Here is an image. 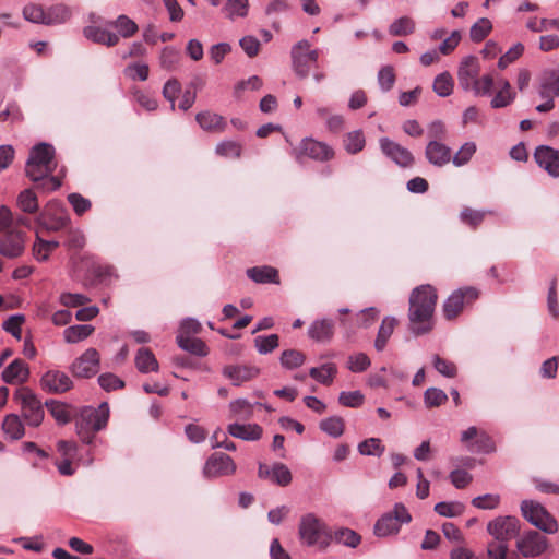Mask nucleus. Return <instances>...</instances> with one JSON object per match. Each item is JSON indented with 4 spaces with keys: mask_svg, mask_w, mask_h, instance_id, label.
<instances>
[{
    "mask_svg": "<svg viewBox=\"0 0 559 559\" xmlns=\"http://www.w3.org/2000/svg\"><path fill=\"white\" fill-rule=\"evenodd\" d=\"M438 294L429 284L414 288L409 295L408 329L415 335H424L433 329V313Z\"/></svg>",
    "mask_w": 559,
    "mask_h": 559,
    "instance_id": "f257e3e1",
    "label": "nucleus"
},
{
    "mask_svg": "<svg viewBox=\"0 0 559 559\" xmlns=\"http://www.w3.org/2000/svg\"><path fill=\"white\" fill-rule=\"evenodd\" d=\"M109 419V406L106 402L98 407H84L76 420V432L81 440L91 444L94 440V433L100 431L107 426Z\"/></svg>",
    "mask_w": 559,
    "mask_h": 559,
    "instance_id": "f03ea898",
    "label": "nucleus"
},
{
    "mask_svg": "<svg viewBox=\"0 0 559 559\" xmlns=\"http://www.w3.org/2000/svg\"><path fill=\"white\" fill-rule=\"evenodd\" d=\"M299 536L307 546H318L321 549L326 548L332 539L325 523L313 513H308L301 518Z\"/></svg>",
    "mask_w": 559,
    "mask_h": 559,
    "instance_id": "7ed1b4c3",
    "label": "nucleus"
},
{
    "mask_svg": "<svg viewBox=\"0 0 559 559\" xmlns=\"http://www.w3.org/2000/svg\"><path fill=\"white\" fill-rule=\"evenodd\" d=\"M14 400L20 403L22 416L32 427H38L45 417L40 400L27 386H21L14 392Z\"/></svg>",
    "mask_w": 559,
    "mask_h": 559,
    "instance_id": "20e7f679",
    "label": "nucleus"
},
{
    "mask_svg": "<svg viewBox=\"0 0 559 559\" xmlns=\"http://www.w3.org/2000/svg\"><path fill=\"white\" fill-rule=\"evenodd\" d=\"M292 67L299 79L308 78L312 66L317 64L319 50L312 49L307 39L296 43L290 49Z\"/></svg>",
    "mask_w": 559,
    "mask_h": 559,
    "instance_id": "39448f33",
    "label": "nucleus"
},
{
    "mask_svg": "<svg viewBox=\"0 0 559 559\" xmlns=\"http://www.w3.org/2000/svg\"><path fill=\"white\" fill-rule=\"evenodd\" d=\"M521 512L526 521L542 532L554 534L558 531V522L540 503L533 500H523Z\"/></svg>",
    "mask_w": 559,
    "mask_h": 559,
    "instance_id": "423d86ee",
    "label": "nucleus"
},
{
    "mask_svg": "<svg viewBox=\"0 0 559 559\" xmlns=\"http://www.w3.org/2000/svg\"><path fill=\"white\" fill-rule=\"evenodd\" d=\"M412 521V515L406 507L397 502L394 504L392 511L384 513L374 524V534L379 537H386L392 534H397L402 524H407Z\"/></svg>",
    "mask_w": 559,
    "mask_h": 559,
    "instance_id": "0eeeda50",
    "label": "nucleus"
},
{
    "mask_svg": "<svg viewBox=\"0 0 559 559\" xmlns=\"http://www.w3.org/2000/svg\"><path fill=\"white\" fill-rule=\"evenodd\" d=\"M35 222L39 227L48 231H58L69 224L70 218L62 203L51 200L37 214Z\"/></svg>",
    "mask_w": 559,
    "mask_h": 559,
    "instance_id": "6e6552de",
    "label": "nucleus"
},
{
    "mask_svg": "<svg viewBox=\"0 0 559 559\" xmlns=\"http://www.w3.org/2000/svg\"><path fill=\"white\" fill-rule=\"evenodd\" d=\"M55 166H41L27 159L25 166L26 176L35 183V187L44 192H51L61 187L58 177L52 176Z\"/></svg>",
    "mask_w": 559,
    "mask_h": 559,
    "instance_id": "1a4fd4ad",
    "label": "nucleus"
},
{
    "mask_svg": "<svg viewBox=\"0 0 559 559\" xmlns=\"http://www.w3.org/2000/svg\"><path fill=\"white\" fill-rule=\"evenodd\" d=\"M479 296L474 287H463L454 290L443 304V314L448 320L456 318L465 304L473 302Z\"/></svg>",
    "mask_w": 559,
    "mask_h": 559,
    "instance_id": "9d476101",
    "label": "nucleus"
},
{
    "mask_svg": "<svg viewBox=\"0 0 559 559\" xmlns=\"http://www.w3.org/2000/svg\"><path fill=\"white\" fill-rule=\"evenodd\" d=\"M516 548L523 557H537L548 548V539L542 533L530 530L518 539Z\"/></svg>",
    "mask_w": 559,
    "mask_h": 559,
    "instance_id": "9b49d317",
    "label": "nucleus"
},
{
    "mask_svg": "<svg viewBox=\"0 0 559 559\" xmlns=\"http://www.w3.org/2000/svg\"><path fill=\"white\" fill-rule=\"evenodd\" d=\"M488 533L500 542L508 544L520 531V521L515 516H498L487 525Z\"/></svg>",
    "mask_w": 559,
    "mask_h": 559,
    "instance_id": "f8f14e48",
    "label": "nucleus"
},
{
    "mask_svg": "<svg viewBox=\"0 0 559 559\" xmlns=\"http://www.w3.org/2000/svg\"><path fill=\"white\" fill-rule=\"evenodd\" d=\"M236 472V464L233 459L222 452L213 453L205 462L203 475L206 478L233 475Z\"/></svg>",
    "mask_w": 559,
    "mask_h": 559,
    "instance_id": "ddd939ff",
    "label": "nucleus"
},
{
    "mask_svg": "<svg viewBox=\"0 0 559 559\" xmlns=\"http://www.w3.org/2000/svg\"><path fill=\"white\" fill-rule=\"evenodd\" d=\"M309 157L317 162H328L334 157V151L324 142L314 139H304L296 154L297 159Z\"/></svg>",
    "mask_w": 559,
    "mask_h": 559,
    "instance_id": "4468645a",
    "label": "nucleus"
},
{
    "mask_svg": "<svg viewBox=\"0 0 559 559\" xmlns=\"http://www.w3.org/2000/svg\"><path fill=\"white\" fill-rule=\"evenodd\" d=\"M99 367V354L95 348L86 349L71 365V371L78 378H91L95 376Z\"/></svg>",
    "mask_w": 559,
    "mask_h": 559,
    "instance_id": "2eb2a0df",
    "label": "nucleus"
},
{
    "mask_svg": "<svg viewBox=\"0 0 559 559\" xmlns=\"http://www.w3.org/2000/svg\"><path fill=\"white\" fill-rule=\"evenodd\" d=\"M379 143L382 153L396 165L403 168L413 166L415 159L409 150L389 138H381Z\"/></svg>",
    "mask_w": 559,
    "mask_h": 559,
    "instance_id": "dca6fc26",
    "label": "nucleus"
},
{
    "mask_svg": "<svg viewBox=\"0 0 559 559\" xmlns=\"http://www.w3.org/2000/svg\"><path fill=\"white\" fill-rule=\"evenodd\" d=\"M26 234L10 230L0 238V254L8 259H16L25 251Z\"/></svg>",
    "mask_w": 559,
    "mask_h": 559,
    "instance_id": "f3484780",
    "label": "nucleus"
},
{
    "mask_svg": "<svg viewBox=\"0 0 559 559\" xmlns=\"http://www.w3.org/2000/svg\"><path fill=\"white\" fill-rule=\"evenodd\" d=\"M73 386L71 378L59 370H48L40 378V388L51 394H62Z\"/></svg>",
    "mask_w": 559,
    "mask_h": 559,
    "instance_id": "a211bd4d",
    "label": "nucleus"
},
{
    "mask_svg": "<svg viewBox=\"0 0 559 559\" xmlns=\"http://www.w3.org/2000/svg\"><path fill=\"white\" fill-rule=\"evenodd\" d=\"M480 63L477 57L467 56L462 59L457 70V81L460 87L469 92L473 88V84L477 80L480 73Z\"/></svg>",
    "mask_w": 559,
    "mask_h": 559,
    "instance_id": "6ab92c4d",
    "label": "nucleus"
},
{
    "mask_svg": "<svg viewBox=\"0 0 559 559\" xmlns=\"http://www.w3.org/2000/svg\"><path fill=\"white\" fill-rule=\"evenodd\" d=\"M534 158L539 167L551 177H559V151L550 146L540 145L535 150Z\"/></svg>",
    "mask_w": 559,
    "mask_h": 559,
    "instance_id": "aec40b11",
    "label": "nucleus"
},
{
    "mask_svg": "<svg viewBox=\"0 0 559 559\" xmlns=\"http://www.w3.org/2000/svg\"><path fill=\"white\" fill-rule=\"evenodd\" d=\"M222 373L231 381L235 386L241 385L243 382L250 381L260 373L259 368L247 365H227L223 368Z\"/></svg>",
    "mask_w": 559,
    "mask_h": 559,
    "instance_id": "412c9836",
    "label": "nucleus"
},
{
    "mask_svg": "<svg viewBox=\"0 0 559 559\" xmlns=\"http://www.w3.org/2000/svg\"><path fill=\"white\" fill-rule=\"evenodd\" d=\"M425 157L431 165L442 167L451 162L452 151L442 141H429L425 150Z\"/></svg>",
    "mask_w": 559,
    "mask_h": 559,
    "instance_id": "4be33fe9",
    "label": "nucleus"
},
{
    "mask_svg": "<svg viewBox=\"0 0 559 559\" xmlns=\"http://www.w3.org/2000/svg\"><path fill=\"white\" fill-rule=\"evenodd\" d=\"M29 368L27 364L16 358L2 371L1 378L8 384H23L28 380Z\"/></svg>",
    "mask_w": 559,
    "mask_h": 559,
    "instance_id": "5701e85b",
    "label": "nucleus"
},
{
    "mask_svg": "<svg viewBox=\"0 0 559 559\" xmlns=\"http://www.w3.org/2000/svg\"><path fill=\"white\" fill-rule=\"evenodd\" d=\"M497 84L499 90L491 98L490 106L493 109L506 108L514 102L516 93L512 90L507 79L498 78Z\"/></svg>",
    "mask_w": 559,
    "mask_h": 559,
    "instance_id": "b1692460",
    "label": "nucleus"
},
{
    "mask_svg": "<svg viewBox=\"0 0 559 559\" xmlns=\"http://www.w3.org/2000/svg\"><path fill=\"white\" fill-rule=\"evenodd\" d=\"M84 36L93 43L114 47L119 43V36L106 28L90 25L83 29Z\"/></svg>",
    "mask_w": 559,
    "mask_h": 559,
    "instance_id": "393cba45",
    "label": "nucleus"
},
{
    "mask_svg": "<svg viewBox=\"0 0 559 559\" xmlns=\"http://www.w3.org/2000/svg\"><path fill=\"white\" fill-rule=\"evenodd\" d=\"M334 334V323L330 319L313 321L308 330L310 338L317 342H329Z\"/></svg>",
    "mask_w": 559,
    "mask_h": 559,
    "instance_id": "a878e982",
    "label": "nucleus"
},
{
    "mask_svg": "<svg viewBox=\"0 0 559 559\" xmlns=\"http://www.w3.org/2000/svg\"><path fill=\"white\" fill-rule=\"evenodd\" d=\"M228 432L235 437L246 441H255L262 437V428L257 424H230L227 428Z\"/></svg>",
    "mask_w": 559,
    "mask_h": 559,
    "instance_id": "bb28decb",
    "label": "nucleus"
},
{
    "mask_svg": "<svg viewBox=\"0 0 559 559\" xmlns=\"http://www.w3.org/2000/svg\"><path fill=\"white\" fill-rule=\"evenodd\" d=\"M134 362L141 373L157 372L159 369L155 355L147 347H142L138 350Z\"/></svg>",
    "mask_w": 559,
    "mask_h": 559,
    "instance_id": "cd10ccee",
    "label": "nucleus"
},
{
    "mask_svg": "<svg viewBox=\"0 0 559 559\" xmlns=\"http://www.w3.org/2000/svg\"><path fill=\"white\" fill-rule=\"evenodd\" d=\"M106 25L116 28L119 38H131L139 31L138 24L126 14L118 15L116 20L108 21Z\"/></svg>",
    "mask_w": 559,
    "mask_h": 559,
    "instance_id": "c85d7f7f",
    "label": "nucleus"
},
{
    "mask_svg": "<svg viewBox=\"0 0 559 559\" xmlns=\"http://www.w3.org/2000/svg\"><path fill=\"white\" fill-rule=\"evenodd\" d=\"M195 120L203 130L210 132H222L226 127V122L222 116L207 110L199 112Z\"/></svg>",
    "mask_w": 559,
    "mask_h": 559,
    "instance_id": "c756f323",
    "label": "nucleus"
},
{
    "mask_svg": "<svg viewBox=\"0 0 559 559\" xmlns=\"http://www.w3.org/2000/svg\"><path fill=\"white\" fill-rule=\"evenodd\" d=\"M55 148L47 143H39L35 145L29 153L28 159L38 163L41 166H55Z\"/></svg>",
    "mask_w": 559,
    "mask_h": 559,
    "instance_id": "7c9ffc66",
    "label": "nucleus"
},
{
    "mask_svg": "<svg viewBox=\"0 0 559 559\" xmlns=\"http://www.w3.org/2000/svg\"><path fill=\"white\" fill-rule=\"evenodd\" d=\"M176 341L181 349L192 355L204 357L209 354V348L201 338L186 335H177Z\"/></svg>",
    "mask_w": 559,
    "mask_h": 559,
    "instance_id": "2f4dec72",
    "label": "nucleus"
},
{
    "mask_svg": "<svg viewBox=\"0 0 559 559\" xmlns=\"http://www.w3.org/2000/svg\"><path fill=\"white\" fill-rule=\"evenodd\" d=\"M45 406L59 425H66L71 421L72 412L69 404L57 400H48L45 402Z\"/></svg>",
    "mask_w": 559,
    "mask_h": 559,
    "instance_id": "473e14b6",
    "label": "nucleus"
},
{
    "mask_svg": "<svg viewBox=\"0 0 559 559\" xmlns=\"http://www.w3.org/2000/svg\"><path fill=\"white\" fill-rule=\"evenodd\" d=\"M247 276L255 283H280L278 272L272 266H254L247 270Z\"/></svg>",
    "mask_w": 559,
    "mask_h": 559,
    "instance_id": "72a5a7b5",
    "label": "nucleus"
},
{
    "mask_svg": "<svg viewBox=\"0 0 559 559\" xmlns=\"http://www.w3.org/2000/svg\"><path fill=\"white\" fill-rule=\"evenodd\" d=\"M397 324V320L394 317H385L382 320V323L379 328L376 341H374V348L378 352H382L389 338L391 337L395 326Z\"/></svg>",
    "mask_w": 559,
    "mask_h": 559,
    "instance_id": "f704fd0d",
    "label": "nucleus"
},
{
    "mask_svg": "<svg viewBox=\"0 0 559 559\" xmlns=\"http://www.w3.org/2000/svg\"><path fill=\"white\" fill-rule=\"evenodd\" d=\"M2 430L11 440H20L25 435V428L16 414H9L2 423Z\"/></svg>",
    "mask_w": 559,
    "mask_h": 559,
    "instance_id": "c9c22d12",
    "label": "nucleus"
},
{
    "mask_svg": "<svg viewBox=\"0 0 559 559\" xmlns=\"http://www.w3.org/2000/svg\"><path fill=\"white\" fill-rule=\"evenodd\" d=\"M336 373V366L332 362L323 364L321 367H312L309 370V376L323 385H330Z\"/></svg>",
    "mask_w": 559,
    "mask_h": 559,
    "instance_id": "e433bc0d",
    "label": "nucleus"
},
{
    "mask_svg": "<svg viewBox=\"0 0 559 559\" xmlns=\"http://www.w3.org/2000/svg\"><path fill=\"white\" fill-rule=\"evenodd\" d=\"M17 207L26 214H36L39 210L38 199L33 189H24L16 200Z\"/></svg>",
    "mask_w": 559,
    "mask_h": 559,
    "instance_id": "4c0bfd02",
    "label": "nucleus"
},
{
    "mask_svg": "<svg viewBox=\"0 0 559 559\" xmlns=\"http://www.w3.org/2000/svg\"><path fill=\"white\" fill-rule=\"evenodd\" d=\"M93 332L94 326L82 324L67 328L63 335L67 343L74 344L87 338Z\"/></svg>",
    "mask_w": 559,
    "mask_h": 559,
    "instance_id": "58836bf2",
    "label": "nucleus"
},
{
    "mask_svg": "<svg viewBox=\"0 0 559 559\" xmlns=\"http://www.w3.org/2000/svg\"><path fill=\"white\" fill-rule=\"evenodd\" d=\"M332 538L336 543L352 548H356L361 542L360 535L347 527L336 530L332 535Z\"/></svg>",
    "mask_w": 559,
    "mask_h": 559,
    "instance_id": "ea45409f",
    "label": "nucleus"
},
{
    "mask_svg": "<svg viewBox=\"0 0 559 559\" xmlns=\"http://www.w3.org/2000/svg\"><path fill=\"white\" fill-rule=\"evenodd\" d=\"M71 16V11L63 4H56L46 11V25L61 24L68 21Z\"/></svg>",
    "mask_w": 559,
    "mask_h": 559,
    "instance_id": "a19ab883",
    "label": "nucleus"
},
{
    "mask_svg": "<svg viewBox=\"0 0 559 559\" xmlns=\"http://www.w3.org/2000/svg\"><path fill=\"white\" fill-rule=\"evenodd\" d=\"M59 247V242L56 240H45L38 235L33 247V252L38 261H46L49 254Z\"/></svg>",
    "mask_w": 559,
    "mask_h": 559,
    "instance_id": "79ce46f5",
    "label": "nucleus"
},
{
    "mask_svg": "<svg viewBox=\"0 0 559 559\" xmlns=\"http://www.w3.org/2000/svg\"><path fill=\"white\" fill-rule=\"evenodd\" d=\"M365 144L366 140L361 130L348 132L344 138V146L349 154L359 153L364 150Z\"/></svg>",
    "mask_w": 559,
    "mask_h": 559,
    "instance_id": "37998d69",
    "label": "nucleus"
},
{
    "mask_svg": "<svg viewBox=\"0 0 559 559\" xmlns=\"http://www.w3.org/2000/svg\"><path fill=\"white\" fill-rule=\"evenodd\" d=\"M344 420L338 416H331L320 421V429L333 438H338L344 432Z\"/></svg>",
    "mask_w": 559,
    "mask_h": 559,
    "instance_id": "c03bdc74",
    "label": "nucleus"
},
{
    "mask_svg": "<svg viewBox=\"0 0 559 559\" xmlns=\"http://www.w3.org/2000/svg\"><path fill=\"white\" fill-rule=\"evenodd\" d=\"M415 31V22L408 16H402L395 20L389 27L392 36H407Z\"/></svg>",
    "mask_w": 559,
    "mask_h": 559,
    "instance_id": "a18cd8bd",
    "label": "nucleus"
},
{
    "mask_svg": "<svg viewBox=\"0 0 559 559\" xmlns=\"http://www.w3.org/2000/svg\"><path fill=\"white\" fill-rule=\"evenodd\" d=\"M433 91L440 97H447L453 92V80L449 72L438 74L433 81Z\"/></svg>",
    "mask_w": 559,
    "mask_h": 559,
    "instance_id": "49530a36",
    "label": "nucleus"
},
{
    "mask_svg": "<svg viewBox=\"0 0 559 559\" xmlns=\"http://www.w3.org/2000/svg\"><path fill=\"white\" fill-rule=\"evenodd\" d=\"M492 29V24L487 17L479 19L469 31L471 39L474 43L483 41Z\"/></svg>",
    "mask_w": 559,
    "mask_h": 559,
    "instance_id": "de8ad7c7",
    "label": "nucleus"
},
{
    "mask_svg": "<svg viewBox=\"0 0 559 559\" xmlns=\"http://www.w3.org/2000/svg\"><path fill=\"white\" fill-rule=\"evenodd\" d=\"M493 83L495 78L492 74H484L481 78H477L469 92H473L475 96H489L491 95Z\"/></svg>",
    "mask_w": 559,
    "mask_h": 559,
    "instance_id": "09e8293b",
    "label": "nucleus"
},
{
    "mask_svg": "<svg viewBox=\"0 0 559 559\" xmlns=\"http://www.w3.org/2000/svg\"><path fill=\"white\" fill-rule=\"evenodd\" d=\"M305 355L296 349L284 350L281 355V365L286 369H295L305 362Z\"/></svg>",
    "mask_w": 559,
    "mask_h": 559,
    "instance_id": "8fccbe9b",
    "label": "nucleus"
},
{
    "mask_svg": "<svg viewBox=\"0 0 559 559\" xmlns=\"http://www.w3.org/2000/svg\"><path fill=\"white\" fill-rule=\"evenodd\" d=\"M280 337L277 334H271L267 336H257L254 338V346L260 354H269L272 353L276 347H278Z\"/></svg>",
    "mask_w": 559,
    "mask_h": 559,
    "instance_id": "3c124183",
    "label": "nucleus"
},
{
    "mask_svg": "<svg viewBox=\"0 0 559 559\" xmlns=\"http://www.w3.org/2000/svg\"><path fill=\"white\" fill-rule=\"evenodd\" d=\"M468 450L472 452L491 453L495 451V442L488 433L480 431L477 439L468 444Z\"/></svg>",
    "mask_w": 559,
    "mask_h": 559,
    "instance_id": "603ef678",
    "label": "nucleus"
},
{
    "mask_svg": "<svg viewBox=\"0 0 559 559\" xmlns=\"http://www.w3.org/2000/svg\"><path fill=\"white\" fill-rule=\"evenodd\" d=\"M448 400L445 392L438 388H428L424 393V403L426 407H438Z\"/></svg>",
    "mask_w": 559,
    "mask_h": 559,
    "instance_id": "864d4df0",
    "label": "nucleus"
},
{
    "mask_svg": "<svg viewBox=\"0 0 559 559\" xmlns=\"http://www.w3.org/2000/svg\"><path fill=\"white\" fill-rule=\"evenodd\" d=\"M274 484L286 487L292 483V473L283 463H275L272 466V479Z\"/></svg>",
    "mask_w": 559,
    "mask_h": 559,
    "instance_id": "5fc2aeb1",
    "label": "nucleus"
},
{
    "mask_svg": "<svg viewBox=\"0 0 559 559\" xmlns=\"http://www.w3.org/2000/svg\"><path fill=\"white\" fill-rule=\"evenodd\" d=\"M358 451L361 455L381 456L384 452V447L379 438H369L359 443Z\"/></svg>",
    "mask_w": 559,
    "mask_h": 559,
    "instance_id": "6e6d98bb",
    "label": "nucleus"
},
{
    "mask_svg": "<svg viewBox=\"0 0 559 559\" xmlns=\"http://www.w3.org/2000/svg\"><path fill=\"white\" fill-rule=\"evenodd\" d=\"M475 152L476 144L474 142H466L461 146L451 160L457 167L463 166L471 160Z\"/></svg>",
    "mask_w": 559,
    "mask_h": 559,
    "instance_id": "4d7b16f0",
    "label": "nucleus"
},
{
    "mask_svg": "<svg viewBox=\"0 0 559 559\" xmlns=\"http://www.w3.org/2000/svg\"><path fill=\"white\" fill-rule=\"evenodd\" d=\"M24 321L25 317L23 314H12L3 322L2 328L5 332L10 333L16 340H21V326L24 323Z\"/></svg>",
    "mask_w": 559,
    "mask_h": 559,
    "instance_id": "13d9d810",
    "label": "nucleus"
},
{
    "mask_svg": "<svg viewBox=\"0 0 559 559\" xmlns=\"http://www.w3.org/2000/svg\"><path fill=\"white\" fill-rule=\"evenodd\" d=\"M463 509H464V507L460 502L441 501L435 506V511L439 515L447 516V518H455V516L462 514Z\"/></svg>",
    "mask_w": 559,
    "mask_h": 559,
    "instance_id": "bf43d9fd",
    "label": "nucleus"
},
{
    "mask_svg": "<svg viewBox=\"0 0 559 559\" xmlns=\"http://www.w3.org/2000/svg\"><path fill=\"white\" fill-rule=\"evenodd\" d=\"M180 53L174 47H165L162 50L159 57V63L163 69L174 70L177 63L179 62Z\"/></svg>",
    "mask_w": 559,
    "mask_h": 559,
    "instance_id": "052dcab7",
    "label": "nucleus"
},
{
    "mask_svg": "<svg viewBox=\"0 0 559 559\" xmlns=\"http://www.w3.org/2000/svg\"><path fill=\"white\" fill-rule=\"evenodd\" d=\"M526 27L536 33L552 28L559 29V19H542L538 21L536 17H533L526 23Z\"/></svg>",
    "mask_w": 559,
    "mask_h": 559,
    "instance_id": "680f3d73",
    "label": "nucleus"
},
{
    "mask_svg": "<svg viewBox=\"0 0 559 559\" xmlns=\"http://www.w3.org/2000/svg\"><path fill=\"white\" fill-rule=\"evenodd\" d=\"M23 16L26 21L32 23L45 24L46 11L39 4L29 3L23 9Z\"/></svg>",
    "mask_w": 559,
    "mask_h": 559,
    "instance_id": "e2e57ef3",
    "label": "nucleus"
},
{
    "mask_svg": "<svg viewBox=\"0 0 559 559\" xmlns=\"http://www.w3.org/2000/svg\"><path fill=\"white\" fill-rule=\"evenodd\" d=\"M435 369L447 378H454L457 373V368L454 362L441 358L439 355L432 357Z\"/></svg>",
    "mask_w": 559,
    "mask_h": 559,
    "instance_id": "0e129e2a",
    "label": "nucleus"
},
{
    "mask_svg": "<svg viewBox=\"0 0 559 559\" xmlns=\"http://www.w3.org/2000/svg\"><path fill=\"white\" fill-rule=\"evenodd\" d=\"M215 152L223 157L238 158L241 155V145L235 141H223L217 144Z\"/></svg>",
    "mask_w": 559,
    "mask_h": 559,
    "instance_id": "69168bd1",
    "label": "nucleus"
},
{
    "mask_svg": "<svg viewBox=\"0 0 559 559\" xmlns=\"http://www.w3.org/2000/svg\"><path fill=\"white\" fill-rule=\"evenodd\" d=\"M248 0H228L224 7V11L230 19L234 16L243 17L248 13Z\"/></svg>",
    "mask_w": 559,
    "mask_h": 559,
    "instance_id": "338daca9",
    "label": "nucleus"
},
{
    "mask_svg": "<svg viewBox=\"0 0 559 559\" xmlns=\"http://www.w3.org/2000/svg\"><path fill=\"white\" fill-rule=\"evenodd\" d=\"M371 365L369 357L365 353H357L348 357L347 367L353 372H362Z\"/></svg>",
    "mask_w": 559,
    "mask_h": 559,
    "instance_id": "774afa93",
    "label": "nucleus"
}]
</instances>
